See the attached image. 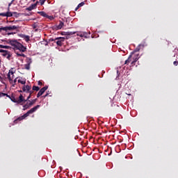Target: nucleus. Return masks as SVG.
I'll use <instances>...</instances> for the list:
<instances>
[{
  "label": "nucleus",
  "mask_w": 178,
  "mask_h": 178,
  "mask_svg": "<svg viewBox=\"0 0 178 178\" xmlns=\"http://www.w3.org/2000/svg\"><path fill=\"white\" fill-rule=\"evenodd\" d=\"M7 42L8 44L12 45V47H14L15 49V54L17 56H22L23 58L26 57V55L23 54V52H26V51H27V48L26 47L15 40L9 39L7 40Z\"/></svg>",
  "instance_id": "1"
},
{
  "label": "nucleus",
  "mask_w": 178,
  "mask_h": 178,
  "mask_svg": "<svg viewBox=\"0 0 178 178\" xmlns=\"http://www.w3.org/2000/svg\"><path fill=\"white\" fill-rule=\"evenodd\" d=\"M6 79H8V80L9 81L10 84H13V79H15V75H10V74H7V78H1L0 76V80L1 81V83L3 84H5L4 81H6Z\"/></svg>",
  "instance_id": "2"
},
{
  "label": "nucleus",
  "mask_w": 178,
  "mask_h": 178,
  "mask_svg": "<svg viewBox=\"0 0 178 178\" xmlns=\"http://www.w3.org/2000/svg\"><path fill=\"white\" fill-rule=\"evenodd\" d=\"M0 53L1 54L2 56L6 58L8 60H10V58L12 56V53L8 50L0 49Z\"/></svg>",
  "instance_id": "3"
},
{
  "label": "nucleus",
  "mask_w": 178,
  "mask_h": 178,
  "mask_svg": "<svg viewBox=\"0 0 178 178\" xmlns=\"http://www.w3.org/2000/svg\"><path fill=\"white\" fill-rule=\"evenodd\" d=\"M56 43L58 47H62L63 45V42L65 41V37H58L56 38Z\"/></svg>",
  "instance_id": "4"
},
{
  "label": "nucleus",
  "mask_w": 178,
  "mask_h": 178,
  "mask_svg": "<svg viewBox=\"0 0 178 178\" xmlns=\"http://www.w3.org/2000/svg\"><path fill=\"white\" fill-rule=\"evenodd\" d=\"M47 90H48V86H44L42 88L37 94V98H40V97H41V95H42V94H44V92H45V91Z\"/></svg>",
  "instance_id": "5"
},
{
  "label": "nucleus",
  "mask_w": 178,
  "mask_h": 178,
  "mask_svg": "<svg viewBox=\"0 0 178 178\" xmlns=\"http://www.w3.org/2000/svg\"><path fill=\"white\" fill-rule=\"evenodd\" d=\"M0 16H3V17H12V16H13V13L8 10L7 13H0Z\"/></svg>",
  "instance_id": "6"
},
{
  "label": "nucleus",
  "mask_w": 178,
  "mask_h": 178,
  "mask_svg": "<svg viewBox=\"0 0 178 178\" xmlns=\"http://www.w3.org/2000/svg\"><path fill=\"white\" fill-rule=\"evenodd\" d=\"M38 4V1H36V3L32 4L29 7L26 8V10H29V12H31V10H33V9H35Z\"/></svg>",
  "instance_id": "7"
},
{
  "label": "nucleus",
  "mask_w": 178,
  "mask_h": 178,
  "mask_svg": "<svg viewBox=\"0 0 178 178\" xmlns=\"http://www.w3.org/2000/svg\"><path fill=\"white\" fill-rule=\"evenodd\" d=\"M30 115V113H29V111L27 113H26L25 114H24L22 116L19 117L17 120H15V122H20V120H23V119H26V118H27L29 115Z\"/></svg>",
  "instance_id": "8"
},
{
  "label": "nucleus",
  "mask_w": 178,
  "mask_h": 178,
  "mask_svg": "<svg viewBox=\"0 0 178 178\" xmlns=\"http://www.w3.org/2000/svg\"><path fill=\"white\" fill-rule=\"evenodd\" d=\"M22 102H26V99L23 97V95L20 94L18 99H17V104H22Z\"/></svg>",
  "instance_id": "9"
},
{
  "label": "nucleus",
  "mask_w": 178,
  "mask_h": 178,
  "mask_svg": "<svg viewBox=\"0 0 178 178\" xmlns=\"http://www.w3.org/2000/svg\"><path fill=\"white\" fill-rule=\"evenodd\" d=\"M17 26H8L4 27V31H8V30L10 31V30H17Z\"/></svg>",
  "instance_id": "10"
},
{
  "label": "nucleus",
  "mask_w": 178,
  "mask_h": 178,
  "mask_svg": "<svg viewBox=\"0 0 178 178\" xmlns=\"http://www.w3.org/2000/svg\"><path fill=\"white\" fill-rule=\"evenodd\" d=\"M40 108V105H37L35 107L32 108L31 110L28 111L29 115H31V113H34L37 109Z\"/></svg>",
  "instance_id": "11"
},
{
  "label": "nucleus",
  "mask_w": 178,
  "mask_h": 178,
  "mask_svg": "<svg viewBox=\"0 0 178 178\" xmlns=\"http://www.w3.org/2000/svg\"><path fill=\"white\" fill-rule=\"evenodd\" d=\"M40 108V105H37L35 107L32 108L31 110L28 111L29 115H31V113H34L37 109Z\"/></svg>",
  "instance_id": "12"
},
{
  "label": "nucleus",
  "mask_w": 178,
  "mask_h": 178,
  "mask_svg": "<svg viewBox=\"0 0 178 178\" xmlns=\"http://www.w3.org/2000/svg\"><path fill=\"white\" fill-rule=\"evenodd\" d=\"M31 64V60L29 59L28 63L24 65V67H25V69H26V70H30V65Z\"/></svg>",
  "instance_id": "13"
},
{
  "label": "nucleus",
  "mask_w": 178,
  "mask_h": 178,
  "mask_svg": "<svg viewBox=\"0 0 178 178\" xmlns=\"http://www.w3.org/2000/svg\"><path fill=\"white\" fill-rule=\"evenodd\" d=\"M140 47H144V45H143V44H139L138 47H137L134 50V51L131 52V55H133V54H136V52H139V51H140Z\"/></svg>",
  "instance_id": "14"
},
{
  "label": "nucleus",
  "mask_w": 178,
  "mask_h": 178,
  "mask_svg": "<svg viewBox=\"0 0 178 178\" xmlns=\"http://www.w3.org/2000/svg\"><path fill=\"white\" fill-rule=\"evenodd\" d=\"M139 58H140L139 54H136L135 56V58H134V60L131 62L132 66H133V65H134V63H136V62H137Z\"/></svg>",
  "instance_id": "15"
},
{
  "label": "nucleus",
  "mask_w": 178,
  "mask_h": 178,
  "mask_svg": "<svg viewBox=\"0 0 178 178\" xmlns=\"http://www.w3.org/2000/svg\"><path fill=\"white\" fill-rule=\"evenodd\" d=\"M27 102H29L28 104L30 106H33V105H34V104H35V102H37V99H33L32 101L29 100Z\"/></svg>",
  "instance_id": "16"
},
{
  "label": "nucleus",
  "mask_w": 178,
  "mask_h": 178,
  "mask_svg": "<svg viewBox=\"0 0 178 178\" xmlns=\"http://www.w3.org/2000/svg\"><path fill=\"white\" fill-rule=\"evenodd\" d=\"M84 5H85L84 1H82L81 3H80L76 6V8H75V11L79 10V9H80V8H81V6H84Z\"/></svg>",
  "instance_id": "17"
},
{
  "label": "nucleus",
  "mask_w": 178,
  "mask_h": 178,
  "mask_svg": "<svg viewBox=\"0 0 178 178\" xmlns=\"http://www.w3.org/2000/svg\"><path fill=\"white\" fill-rule=\"evenodd\" d=\"M38 15H40V16H42L43 17H47L48 15H47V13L44 11H39L38 12Z\"/></svg>",
  "instance_id": "18"
},
{
  "label": "nucleus",
  "mask_w": 178,
  "mask_h": 178,
  "mask_svg": "<svg viewBox=\"0 0 178 178\" xmlns=\"http://www.w3.org/2000/svg\"><path fill=\"white\" fill-rule=\"evenodd\" d=\"M131 56H132V54L129 55V56L128 57V59L125 60L124 65H129V63L131 62Z\"/></svg>",
  "instance_id": "19"
},
{
  "label": "nucleus",
  "mask_w": 178,
  "mask_h": 178,
  "mask_svg": "<svg viewBox=\"0 0 178 178\" xmlns=\"http://www.w3.org/2000/svg\"><path fill=\"white\" fill-rule=\"evenodd\" d=\"M63 25H64L63 22L60 21L59 24L56 26V30H60L62 27H63Z\"/></svg>",
  "instance_id": "20"
},
{
  "label": "nucleus",
  "mask_w": 178,
  "mask_h": 178,
  "mask_svg": "<svg viewBox=\"0 0 178 178\" xmlns=\"http://www.w3.org/2000/svg\"><path fill=\"white\" fill-rule=\"evenodd\" d=\"M22 38H24V40H25L26 42H29L30 41V36L29 35H23Z\"/></svg>",
  "instance_id": "21"
},
{
  "label": "nucleus",
  "mask_w": 178,
  "mask_h": 178,
  "mask_svg": "<svg viewBox=\"0 0 178 178\" xmlns=\"http://www.w3.org/2000/svg\"><path fill=\"white\" fill-rule=\"evenodd\" d=\"M8 98H10L13 102H15V104L17 103V99L15 97L12 96L10 97V96H9Z\"/></svg>",
  "instance_id": "22"
},
{
  "label": "nucleus",
  "mask_w": 178,
  "mask_h": 178,
  "mask_svg": "<svg viewBox=\"0 0 178 178\" xmlns=\"http://www.w3.org/2000/svg\"><path fill=\"white\" fill-rule=\"evenodd\" d=\"M0 48H3L5 49H11L12 47L6 45L0 44Z\"/></svg>",
  "instance_id": "23"
},
{
  "label": "nucleus",
  "mask_w": 178,
  "mask_h": 178,
  "mask_svg": "<svg viewBox=\"0 0 178 178\" xmlns=\"http://www.w3.org/2000/svg\"><path fill=\"white\" fill-rule=\"evenodd\" d=\"M18 83H20V84L24 85L26 84V80L24 79H19Z\"/></svg>",
  "instance_id": "24"
},
{
  "label": "nucleus",
  "mask_w": 178,
  "mask_h": 178,
  "mask_svg": "<svg viewBox=\"0 0 178 178\" xmlns=\"http://www.w3.org/2000/svg\"><path fill=\"white\" fill-rule=\"evenodd\" d=\"M23 111H26V109H29L30 108V106L29 104V102H27L25 105L23 106Z\"/></svg>",
  "instance_id": "25"
},
{
  "label": "nucleus",
  "mask_w": 178,
  "mask_h": 178,
  "mask_svg": "<svg viewBox=\"0 0 178 178\" xmlns=\"http://www.w3.org/2000/svg\"><path fill=\"white\" fill-rule=\"evenodd\" d=\"M32 90L33 91H40V87L33 86Z\"/></svg>",
  "instance_id": "26"
},
{
  "label": "nucleus",
  "mask_w": 178,
  "mask_h": 178,
  "mask_svg": "<svg viewBox=\"0 0 178 178\" xmlns=\"http://www.w3.org/2000/svg\"><path fill=\"white\" fill-rule=\"evenodd\" d=\"M73 34H76V32H73V31L66 32L65 35H73Z\"/></svg>",
  "instance_id": "27"
},
{
  "label": "nucleus",
  "mask_w": 178,
  "mask_h": 178,
  "mask_svg": "<svg viewBox=\"0 0 178 178\" xmlns=\"http://www.w3.org/2000/svg\"><path fill=\"white\" fill-rule=\"evenodd\" d=\"M2 97H9V95L3 92H0V98Z\"/></svg>",
  "instance_id": "28"
},
{
  "label": "nucleus",
  "mask_w": 178,
  "mask_h": 178,
  "mask_svg": "<svg viewBox=\"0 0 178 178\" xmlns=\"http://www.w3.org/2000/svg\"><path fill=\"white\" fill-rule=\"evenodd\" d=\"M17 82V78H15L14 80H13V87H15L16 83Z\"/></svg>",
  "instance_id": "29"
},
{
  "label": "nucleus",
  "mask_w": 178,
  "mask_h": 178,
  "mask_svg": "<svg viewBox=\"0 0 178 178\" xmlns=\"http://www.w3.org/2000/svg\"><path fill=\"white\" fill-rule=\"evenodd\" d=\"M25 88L26 90V92H28V91H29L30 90H31V86H29V85H26L25 86Z\"/></svg>",
  "instance_id": "30"
},
{
  "label": "nucleus",
  "mask_w": 178,
  "mask_h": 178,
  "mask_svg": "<svg viewBox=\"0 0 178 178\" xmlns=\"http://www.w3.org/2000/svg\"><path fill=\"white\" fill-rule=\"evenodd\" d=\"M13 15H14L15 17H19V16H20V13H17V12H13Z\"/></svg>",
  "instance_id": "31"
},
{
  "label": "nucleus",
  "mask_w": 178,
  "mask_h": 178,
  "mask_svg": "<svg viewBox=\"0 0 178 178\" xmlns=\"http://www.w3.org/2000/svg\"><path fill=\"white\" fill-rule=\"evenodd\" d=\"M12 3H13V1H12L10 3H8V10L10 12V6H12Z\"/></svg>",
  "instance_id": "32"
},
{
  "label": "nucleus",
  "mask_w": 178,
  "mask_h": 178,
  "mask_svg": "<svg viewBox=\"0 0 178 178\" xmlns=\"http://www.w3.org/2000/svg\"><path fill=\"white\" fill-rule=\"evenodd\" d=\"M45 1L47 0H39V2L41 5V6H42V5H44V3H45Z\"/></svg>",
  "instance_id": "33"
},
{
  "label": "nucleus",
  "mask_w": 178,
  "mask_h": 178,
  "mask_svg": "<svg viewBox=\"0 0 178 178\" xmlns=\"http://www.w3.org/2000/svg\"><path fill=\"white\" fill-rule=\"evenodd\" d=\"M8 74H10V76H15V72L10 70Z\"/></svg>",
  "instance_id": "34"
},
{
  "label": "nucleus",
  "mask_w": 178,
  "mask_h": 178,
  "mask_svg": "<svg viewBox=\"0 0 178 178\" xmlns=\"http://www.w3.org/2000/svg\"><path fill=\"white\" fill-rule=\"evenodd\" d=\"M76 35H77L78 37H84V34H83V33H78L76 34Z\"/></svg>",
  "instance_id": "35"
},
{
  "label": "nucleus",
  "mask_w": 178,
  "mask_h": 178,
  "mask_svg": "<svg viewBox=\"0 0 178 178\" xmlns=\"http://www.w3.org/2000/svg\"><path fill=\"white\" fill-rule=\"evenodd\" d=\"M31 98V94H29V95L28 96L27 99H25V102H27V101L29 102Z\"/></svg>",
  "instance_id": "36"
},
{
  "label": "nucleus",
  "mask_w": 178,
  "mask_h": 178,
  "mask_svg": "<svg viewBox=\"0 0 178 178\" xmlns=\"http://www.w3.org/2000/svg\"><path fill=\"white\" fill-rule=\"evenodd\" d=\"M46 18L49 19L50 20H54V17H52V16L47 15V17H46Z\"/></svg>",
  "instance_id": "37"
},
{
  "label": "nucleus",
  "mask_w": 178,
  "mask_h": 178,
  "mask_svg": "<svg viewBox=\"0 0 178 178\" xmlns=\"http://www.w3.org/2000/svg\"><path fill=\"white\" fill-rule=\"evenodd\" d=\"M26 92L29 93V95L31 94V95H33V92H34V90H33V89H32V90H30L29 91H28V92Z\"/></svg>",
  "instance_id": "38"
},
{
  "label": "nucleus",
  "mask_w": 178,
  "mask_h": 178,
  "mask_svg": "<svg viewBox=\"0 0 178 178\" xmlns=\"http://www.w3.org/2000/svg\"><path fill=\"white\" fill-rule=\"evenodd\" d=\"M173 65H174L175 66H177V65H178V61H174V62H173Z\"/></svg>",
  "instance_id": "39"
},
{
  "label": "nucleus",
  "mask_w": 178,
  "mask_h": 178,
  "mask_svg": "<svg viewBox=\"0 0 178 178\" xmlns=\"http://www.w3.org/2000/svg\"><path fill=\"white\" fill-rule=\"evenodd\" d=\"M5 27H3V26H1V28H0V33H1V31H5Z\"/></svg>",
  "instance_id": "40"
},
{
  "label": "nucleus",
  "mask_w": 178,
  "mask_h": 178,
  "mask_svg": "<svg viewBox=\"0 0 178 178\" xmlns=\"http://www.w3.org/2000/svg\"><path fill=\"white\" fill-rule=\"evenodd\" d=\"M49 41L50 42H52V41H55L56 42V38L54 39V38H50L49 39Z\"/></svg>",
  "instance_id": "41"
},
{
  "label": "nucleus",
  "mask_w": 178,
  "mask_h": 178,
  "mask_svg": "<svg viewBox=\"0 0 178 178\" xmlns=\"http://www.w3.org/2000/svg\"><path fill=\"white\" fill-rule=\"evenodd\" d=\"M22 90H23L24 92H26V91H27V90L26 89V86H23Z\"/></svg>",
  "instance_id": "42"
},
{
  "label": "nucleus",
  "mask_w": 178,
  "mask_h": 178,
  "mask_svg": "<svg viewBox=\"0 0 178 178\" xmlns=\"http://www.w3.org/2000/svg\"><path fill=\"white\" fill-rule=\"evenodd\" d=\"M38 86H42V82H41V81H39L38 82Z\"/></svg>",
  "instance_id": "43"
},
{
  "label": "nucleus",
  "mask_w": 178,
  "mask_h": 178,
  "mask_svg": "<svg viewBox=\"0 0 178 178\" xmlns=\"http://www.w3.org/2000/svg\"><path fill=\"white\" fill-rule=\"evenodd\" d=\"M47 95H49V93H46V95L43 96V98H46Z\"/></svg>",
  "instance_id": "44"
},
{
  "label": "nucleus",
  "mask_w": 178,
  "mask_h": 178,
  "mask_svg": "<svg viewBox=\"0 0 178 178\" xmlns=\"http://www.w3.org/2000/svg\"><path fill=\"white\" fill-rule=\"evenodd\" d=\"M33 2H35V0H33Z\"/></svg>",
  "instance_id": "45"
},
{
  "label": "nucleus",
  "mask_w": 178,
  "mask_h": 178,
  "mask_svg": "<svg viewBox=\"0 0 178 178\" xmlns=\"http://www.w3.org/2000/svg\"><path fill=\"white\" fill-rule=\"evenodd\" d=\"M0 63H1V60H0Z\"/></svg>",
  "instance_id": "46"
}]
</instances>
